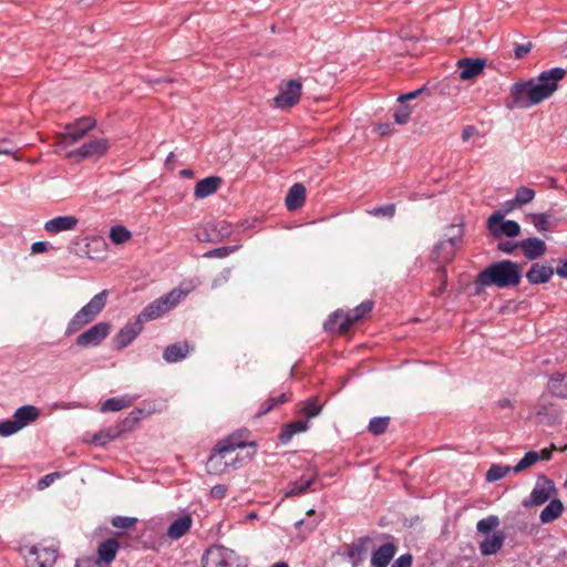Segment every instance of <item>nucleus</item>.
Wrapping results in <instances>:
<instances>
[{"mask_svg":"<svg viewBox=\"0 0 567 567\" xmlns=\"http://www.w3.org/2000/svg\"><path fill=\"white\" fill-rule=\"evenodd\" d=\"M566 75L564 68H553L543 71L537 79L519 81L512 85L506 102L509 110L528 109L550 97L558 87V81Z\"/></svg>","mask_w":567,"mask_h":567,"instance_id":"obj_1","label":"nucleus"},{"mask_svg":"<svg viewBox=\"0 0 567 567\" xmlns=\"http://www.w3.org/2000/svg\"><path fill=\"white\" fill-rule=\"evenodd\" d=\"M522 265L509 259L489 264L480 271L474 280L475 295H481L487 287L499 289L516 287L522 281Z\"/></svg>","mask_w":567,"mask_h":567,"instance_id":"obj_2","label":"nucleus"},{"mask_svg":"<svg viewBox=\"0 0 567 567\" xmlns=\"http://www.w3.org/2000/svg\"><path fill=\"white\" fill-rule=\"evenodd\" d=\"M248 432L246 430L238 431L221 440L213 449L210 456L206 463V471L212 475H221L228 471L229 467H236L238 457L235 454L237 449L246 446H256V443L247 444L245 436Z\"/></svg>","mask_w":567,"mask_h":567,"instance_id":"obj_3","label":"nucleus"},{"mask_svg":"<svg viewBox=\"0 0 567 567\" xmlns=\"http://www.w3.org/2000/svg\"><path fill=\"white\" fill-rule=\"evenodd\" d=\"M109 291L102 290L84 305L69 321L65 336H71L81 330L84 326L94 321L106 306Z\"/></svg>","mask_w":567,"mask_h":567,"instance_id":"obj_4","label":"nucleus"},{"mask_svg":"<svg viewBox=\"0 0 567 567\" xmlns=\"http://www.w3.org/2000/svg\"><path fill=\"white\" fill-rule=\"evenodd\" d=\"M202 567H246V564L233 549L223 545H212L202 557Z\"/></svg>","mask_w":567,"mask_h":567,"instance_id":"obj_5","label":"nucleus"},{"mask_svg":"<svg viewBox=\"0 0 567 567\" xmlns=\"http://www.w3.org/2000/svg\"><path fill=\"white\" fill-rule=\"evenodd\" d=\"M58 546H23L19 553L23 556L27 567H53L58 559Z\"/></svg>","mask_w":567,"mask_h":567,"instance_id":"obj_6","label":"nucleus"},{"mask_svg":"<svg viewBox=\"0 0 567 567\" xmlns=\"http://www.w3.org/2000/svg\"><path fill=\"white\" fill-rule=\"evenodd\" d=\"M181 295L182 293L179 291L172 290L167 295L155 299L141 311L137 319L143 323V321H151L161 318L179 302Z\"/></svg>","mask_w":567,"mask_h":567,"instance_id":"obj_7","label":"nucleus"},{"mask_svg":"<svg viewBox=\"0 0 567 567\" xmlns=\"http://www.w3.org/2000/svg\"><path fill=\"white\" fill-rule=\"evenodd\" d=\"M231 233V224L227 220H213L197 228L195 237L198 241L217 244L228 238Z\"/></svg>","mask_w":567,"mask_h":567,"instance_id":"obj_8","label":"nucleus"},{"mask_svg":"<svg viewBox=\"0 0 567 567\" xmlns=\"http://www.w3.org/2000/svg\"><path fill=\"white\" fill-rule=\"evenodd\" d=\"M556 493L557 489L554 482L545 475H539L529 497L524 498L522 505L525 508L540 506Z\"/></svg>","mask_w":567,"mask_h":567,"instance_id":"obj_9","label":"nucleus"},{"mask_svg":"<svg viewBox=\"0 0 567 567\" xmlns=\"http://www.w3.org/2000/svg\"><path fill=\"white\" fill-rule=\"evenodd\" d=\"M486 227L493 238L503 236L514 238L520 234V226L515 220L504 219L503 214H492L486 221Z\"/></svg>","mask_w":567,"mask_h":567,"instance_id":"obj_10","label":"nucleus"},{"mask_svg":"<svg viewBox=\"0 0 567 567\" xmlns=\"http://www.w3.org/2000/svg\"><path fill=\"white\" fill-rule=\"evenodd\" d=\"M110 143L107 138H96L82 144L79 148L68 153V157L76 161L93 159L97 161L106 154Z\"/></svg>","mask_w":567,"mask_h":567,"instance_id":"obj_11","label":"nucleus"},{"mask_svg":"<svg viewBox=\"0 0 567 567\" xmlns=\"http://www.w3.org/2000/svg\"><path fill=\"white\" fill-rule=\"evenodd\" d=\"M302 85L299 80H289L282 82L279 87V93L274 97L276 107L290 109L295 106L301 96Z\"/></svg>","mask_w":567,"mask_h":567,"instance_id":"obj_12","label":"nucleus"},{"mask_svg":"<svg viewBox=\"0 0 567 567\" xmlns=\"http://www.w3.org/2000/svg\"><path fill=\"white\" fill-rule=\"evenodd\" d=\"M463 234L461 229H457V234L449 237L447 239L440 240L432 252V258L439 264L450 262L462 240Z\"/></svg>","mask_w":567,"mask_h":567,"instance_id":"obj_13","label":"nucleus"},{"mask_svg":"<svg viewBox=\"0 0 567 567\" xmlns=\"http://www.w3.org/2000/svg\"><path fill=\"white\" fill-rule=\"evenodd\" d=\"M111 324L109 322H99L82 332L75 339V344L80 348L97 347L109 336Z\"/></svg>","mask_w":567,"mask_h":567,"instance_id":"obj_14","label":"nucleus"},{"mask_svg":"<svg viewBox=\"0 0 567 567\" xmlns=\"http://www.w3.org/2000/svg\"><path fill=\"white\" fill-rule=\"evenodd\" d=\"M96 122L93 117L83 116L75 120L73 123L65 125L63 140L66 144H74L85 136V134L95 127Z\"/></svg>","mask_w":567,"mask_h":567,"instance_id":"obj_15","label":"nucleus"},{"mask_svg":"<svg viewBox=\"0 0 567 567\" xmlns=\"http://www.w3.org/2000/svg\"><path fill=\"white\" fill-rule=\"evenodd\" d=\"M371 544V537L362 536L347 546L346 557L351 564V567H359L365 560Z\"/></svg>","mask_w":567,"mask_h":567,"instance_id":"obj_16","label":"nucleus"},{"mask_svg":"<svg viewBox=\"0 0 567 567\" xmlns=\"http://www.w3.org/2000/svg\"><path fill=\"white\" fill-rule=\"evenodd\" d=\"M373 309V302L365 300L357 306L351 312H343L341 310L334 311L332 319H342V330H349L352 324L367 317Z\"/></svg>","mask_w":567,"mask_h":567,"instance_id":"obj_17","label":"nucleus"},{"mask_svg":"<svg viewBox=\"0 0 567 567\" xmlns=\"http://www.w3.org/2000/svg\"><path fill=\"white\" fill-rule=\"evenodd\" d=\"M143 331V323L141 320L135 318L133 322L126 323L114 338V348L116 350H123L128 347L136 337Z\"/></svg>","mask_w":567,"mask_h":567,"instance_id":"obj_18","label":"nucleus"},{"mask_svg":"<svg viewBox=\"0 0 567 567\" xmlns=\"http://www.w3.org/2000/svg\"><path fill=\"white\" fill-rule=\"evenodd\" d=\"M519 249L527 260L534 261L546 254L547 246L540 238L528 237L519 240Z\"/></svg>","mask_w":567,"mask_h":567,"instance_id":"obj_19","label":"nucleus"},{"mask_svg":"<svg viewBox=\"0 0 567 567\" xmlns=\"http://www.w3.org/2000/svg\"><path fill=\"white\" fill-rule=\"evenodd\" d=\"M79 219L72 215L58 216L44 223L43 229L50 235L75 229Z\"/></svg>","mask_w":567,"mask_h":567,"instance_id":"obj_20","label":"nucleus"},{"mask_svg":"<svg viewBox=\"0 0 567 567\" xmlns=\"http://www.w3.org/2000/svg\"><path fill=\"white\" fill-rule=\"evenodd\" d=\"M553 275V267L540 262H534L525 277L530 285H542L547 284L551 279Z\"/></svg>","mask_w":567,"mask_h":567,"instance_id":"obj_21","label":"nucleus"},{"mask_svg":"<svg viewBox=\"0 0 567 567\" xmlns=\"http://www.w3.org/2000/svg\"><path fill=\"white\" fill-rule=\"evenodd\" d=\"M457 66L460 69V79L472 80L483 72L485 60L464 58L458 60Z\"/></svg>","mask_w":567,"mask_h":567,"instance_id":"obj_22","label":"nucleus"},{"mask_svg":"<svg viewBox=\"0 0 567 567\" xmlns=\"http://www.w3.org/2000/svg\"><path fill=\"white\" fill-rule=\"evenodd\" d=\"M396 550V546L391 542L382 544L372 553L371 567H388Z\"/></svg>","mask_w":567,"mask_h":567,"instance_id":"obj_23","label":"nucleus"},{"mask_svg":"<svg viewBox=\"0 0 567 567\" xmlns=\"http://www.w3.org/2000/svg\"><path fill=\"white\" fill-rule=\"evenodd\" d=\"M223 179L219 176H208L195 185L194 196L197 199H204L213 194H215L218 188L221 186Z\"/></svg>","mask_w":567,"mask_h":567,"instance_id":"obj_24","label":"nucleus"},{"mask_svg":"<svg viewBox=\"0 0 567 567\" xmlns=\"http://www.w3.org/2000/svg\"><path fill=\"white\" fill-rule=\"evenodd\" d=\"M305 200L306 187L300 183H296L289 188L285 198V204L289 212H295L303 205Z\"/></svg>","mask_w":567,"mask_h":567,"instance_id":"obj_25","label":"nucleus"},{"mask_svg":"<svg viewBox=\"0 0 567 567\" xmlns=\"http://www.w3.org/2000/svg\"><path fill=\"white\" fill-rule=\"evenodd\" d=\"M505 535L502 532L487 535L480 543V551L483 556H491L498 553L504 546Z\"/></svg>","mask_w":567,"mask_h":567,"instance_id":"obj_26","label":"nucleus"},{"mask_svg":"<svg viewBox=\"0 0 567 567\" xmlns=\"http://www.w3.org/2000/svg\"><path fill=\"white\" fill-rule=\"evenodd\" d=\"M120 544L115 538H107L100 543L97 547L99 563L110 565L116 557Z\"/></svg>","mask_w":567,"mask_h":567,"instance_id":"obj_27","label":"nucleus"},{"mask_svg":"<svg viewBox=\"0 0 567 567\" xmlns=\"http://www.w3.org/2000/svg\"><path fill=\"white\" fill-rule=\"evenodd\" d=\"M189 353V346L187 342H177L167 346L163 351V359L167 363H176L184 360Z\"/></svg>","mask_w":567,"mask_h":567,"instance_id":"obj_28","label":"nucleus"},{"mask_svg":"<svg viewBox=\"0 0 567 567\" xmlns=\"http://www.w3.org/2000/svg\"><path fill=\"white\" fill-rule=\"evenodd\" d=\"M567 374L556 372L549 377L548 391L550 394L558 399H567V382H565Z\"/></svg>","mask_w":567,"mask_h":567,"instance_id":"obj_29","label":"nucleus"},{"mask_svg":"<svg viewBox=\"0 0 567 567\" xmlns=\"http://www.w3.org/2000/svg\"><path fill=\"white\" fill-rule=\"evenodd\" d=\"M192 517L189 515H184L177 517L167 528V536L171 539H179L183 537L192 527Z\"/></svg>","mask_w":567,"mask_h":567,"instance_id":"obj_30","label":"nucleus"},{"mask_svg":"<svg viewBox=\"0 0 567 567\" xmlns=\"http://www.w3.org/2000/svg\"><path fill=\"white\" fill-rule=\"evenodd\" d=\"M40 415V411L34 405H23L16 410L13 416L20 429H23L31 422L35 421Z\"/></svg>","mask_w":567,"mask_h":567,"instance_id":"obj_31","label":"nucleus"},{"mask_svg":"<svg viewBox=\"0 0 567 567\" xmlns=\"http://www.w3.org/2000/svg\"><path fill=\"white\" fill-rule=\"evenodd\" d=\"M307 429H308V421L298 420V421L291 422L281 429L278 439L282 444H287L291 441V439L295 434L305 432V431H307Z\"/></svg>","mask_w":567,"mask_h":567,"instance_id":"obj_32","label":"nucleus"},{"mask_svg":"<svg viewBox=\"0 0 567 567\" xmlns=\"http://www.w3.org/2000/svg\"><path fill=\"white\" fill-rule=\"evenodd\" d=\"M564 505L560 499L554 498L549 504L540 512L539 520L543 524H548L556 520L563 513Z\"/></svg>","mask_w":567,"mask_h":567,"instance_id":"obj_33","label":"nucleus"},{"mask_svg":"<svg viewBox=\"0 0 567 567\" xmlns=\"http://www.w3.org/2000/svg\"><path fill=\"white\" fill-rule=\"evenodd\" d=\"M291 395L287 393H281L278 395H270L265 402L261 403L258 412L256 413V417H261L272 411L277 405L284 404L290 400Z\"/></svg>","mask_w":567,"mask_h":567,"instance_id":"obj_34","label":"nucleus"},{"mask_svg":"<svg viewBox=\"0 0 567 567\" xmlns=\"http://www.w3.org/2000/svg\"><path fill=\"white\" fill-rule=\"evenodd\" d=\"M133 399L128 396L110 398L101 405V412H117L132 405Z\"/></svg>","mask_w":567,"mask_h":567,"instance_id":"obj_35","label":"nucleus"},{"mask_svg":"<svg viewBox=\"0 0 567 567\" xmlns=\"http://www.w3.org/2000/svg\"><path fill=\"white\" fill-rule=\"evenodd\" d=\"M390 424L389 416H375L372 417L369 422L368 430L370 433L374 435L383 434Z\"/></svg>","mask_w":567,"mask_h":567,"instance_id":"obj_36","label":"nucleus"},{"mask_svg":"<svg viewBox=\"0 0 567 567\" xmlns=\"http://www.w3.org/2000/svg\"><path fill=\"white\" fill-rule=\"evenodd\" d=\"M512 471H513L512 466L493 464L486 473V480L488 482H496V481L505 477Z\"/></svg>","mask_w":567,"mask_h":567,"instance_id":"obj_37","label":"nucleus"},{"mask_svg":"<svg viewBox=\"0 0 567 567\" xmlns=\"http://www.w3.org/2000/svg\"><path fill=\"white\" fill-rule=\"evenodd\" d=\"M131 236V231L122 225L113 226L110 230V239L116 245L126 243Z\"/></svg>","mask_w":567,"mask_h":567,"instance_id":"obj_38","label":"nucleus"},{"mask_svg":"<svg viewBox=\"0 0 567 567\" xmlns=\"http://www.w3.org/2000/svg\"><path fill=\"white\" fill-rule=\"evenodd\" d=\"M499 526V518L495 515H489L477 522L476 530L481 534H488Z\"/></svg>","mask_w":567,"mask_h":567,"instance_id":"obj_39","label":"nucleus"},{"mask_svg":"<svg viewBox=\"0 0 567 567\" xmlns=\"http://www.w3.org/2000/svg\"><path fill=\"white\" fill-rule=\"evenodd\" d=\"M241 246L240 245H234V246H221L214 249H210L206 252H204L203 257L205 258H225L229 256L230 254L237 251Z\"/></svg>","mask_w":567,"mask_h":567,"instance_id":"obj_40","label":"nucleus"},{"mask_svg":"<svg viewBox=\"0 0 567 567\" xmlns=\"http://www.w3.org/2000/svg\"><path fill=\"white\" fill-rule=\"evenodd\" d=\"M530 217L533 218V225L538 233L544 234L553 229L547 214H532Z\"/></svg>","mask_w":567,"mask_h":567,"instance_id":"obj_41","label":"nucleus"},{"mask_svg":"<svg viewBox=\"0 0 567 567\" xmlns=\"http://www.w3.org/2000/svg\"><path fill=\"white\" fill-rule=\"evenodd\" d=\"M539 460V454L535 451H528L523 458L513 467V472L518 473L527 467H530Z\"/></svg>","mask_w":567,"mask_h":567,"instance_id":"obj_42","label":"nucleus"},{"mask_svg":"<svg viewBox=\"0 0 567 567\" xmlns=\"http://www.w3.org/2000/svg\"><path fill=\"white\" fill-rule=\"evenodd\" d=\"M514 198L519 206L526 205L535 198V190L526 186H520L516 189Z\"/></svg>","mask_w":567,"mask_h":567,"instance_id":"obj_43","label":"nucleus"},{"mask_svg":"<svg viewBox=\"0 0 567 567\" xmlns=\"http://www.w3.org/2000/svg\"><path fill=\"white\" fill-rule=\"evenodd\" d=\"M321 410L322 404L319 403L317 396H311L305 402L302 412L307 417H315L320 414Z\"/></svg>","mask_w":567,"mask_h":567,"instance_id":"obj_44","label":"nucleus"},{"mask_svg":"<svg viewBox=\"0 0 567 567\" xmlns=\"http://www.w3.org/2000/svg\"><path fill=\"white\" fill-rule=\"evenodd\" d=\"M315 480L309 478L302 483H293L289 486L286 496H298L305 494L309 487L313 484Z\"/></svg>","mask_w":567,"mask_h":567,"instance_id":"obj_45","label":"nucleus"},{"mask_svg":"<svg viewBox=\"0 0 567 567\" xmlns=\"http://www.w3.org/2000/svg\"><path fill=\"white\" fill-rule=\"evenodd\" d=\"M412 114V109L404 103L401 104L393 114L395 123L404 125L409 122Z\"/></svg>","mask_w":567,"mask_h":567,"instance_id":"obj_46","label":"nucleus"},{"mask_svg":"<svg viewBox=\"0 0 567 567\" xmlns=\"http://www.w3.org/2000/svg\"><path fill=\"white\" fill-rule=\"evenodd\" d=\"M20 430L14 416L0 422V436H10Z\"/></svg>","mask_w":567,"mask_h":567,"instance_id":"obj_47","label":"nucleus"},{"mask_svg":"<svg viewBox=\"0 0 567 567\" xmlns=\"http://www.w3.org/2000/svg\"><path fill=\"white\" fill-rule=\"evenodd\" d=\"M395 204H386L379 207H374L369 213L375 217L392 218L395 215Z\"/></svg>","mask_w":567,"mask_h":567,"instance_id":"obj_48","label":"nucleus"},{"mask_svg":"<svg viewBox=\"0 0 567 567\" xmlns=\"http://www.w3.org/2000/svg\"><path fill=\"white\" fill-rule=\"evenodd\" d=\"M120 432L121 430L118 432H113L111 429L101 431L94 435L93 442L99 445H105L106 443L116 439Z\"/></svg>","mask_w":567,"mask_h":567,"instance_id":"obj_49","label":"nucleus"},{"mask_svg":"<svg viewBox=\"0 0 567 567\" xmlns=\"http://www.w3.org/2000/svg\"><path fill=\"white\" fill-rule=\"evenodd\" d=\"M144 416V410L142 409H134L128 416L123 422V427L121 431L128 430L132 425L140 422Z\"/></svg>","mask_w":567,"mask_h":567,"instance_id":"obj_50","label":"nucleus"},{"mask_svg":"<svg viewBox=\"0 0 567 567\" xmlns=\"http://www.w3.org/2000/svg\"><path fill=\"white\" fill-rule=\"evenodd\" d=\"M137 518L127 516H115L112 518L111 524L115 528H132Z\"/></svg>","mask_w":567,"mask_h":567,"instance_id":"obj_51","label":"nucleus"},{"mask_svg":"<svg viewBox=\"0 0 567 567\" xmlns=\"http://www.w3.org/2000/svg\"><path fill=\"white\" fill-rule=\"evenodd\" d=\"M557 213L558 212H556L554 208H550L547 212L543 213V214H547L549 216V223H550L551 228H555L557 225L567 221V215L558 216Z\"/></svg>","mask_w":567,"mask_h":567,"instance_id":"obj_52","label":"nucleus"},{"mask_svg":"<svg viewBox=\"0 0 567 567\" xmlns=\"http://www.w3.org/2000/svg\"><path fill=\"white\" fill-rule=\"evenodd\" d=\"M333 316H334V312L329 316L328 320L324 322V329L326 330H334V329H337L340 333H346L348 330H342L341 329L342 319L338 318V319L333 320L332 319Z\"/></svg>","mask_w":567,"mask_h":567,"instance_id":"obj_53","label":"nucleus"},{"mask_svg":"<svg viewBox=\"0 0 567 567\" xmlns=\"http://www.w3.org/2000/svg\"><path fill=\"white\" fill-rule=\"evenodd\" d=\"M519 248V241L505 240L497 244V249L504 254H512Z\"/></svg>","mask_w":567,"mask_h":567,"instance_id":"obj_54","label":"nucleus"},{"mask_svg":"<svg viewBox=\"0 0 567 567\" xmlns=\"http://www.w3.org/2000/svg\"><path fill=\"white\" fill-rule=\"evenodd\" d=\"M518 207L520 206L517 204V202H515V198L513 197L512 199L504 202L502 208L499 210L494 212L493 214H503V217H505V215L509 214L511 212Z\"/></svg>","mask_w":567,"mask_h":567,"instance_id":"obj_55","label":"nucleus"},{"mask_svg":"<svg viewBox=\"0 0 567 567\" xmlns=\"http://www.w3.org/2000/svg\"><path fill=\"white\" fill-rule=\"evenodd\" d=\"M58 477H60V473L58 472H54V473H50V474H47L44 475L39 482H38V487L39 489H43V488H47L49 487Z\"/></svg>","mask_w":567,"mask_h":567,"instance_id":"obj_56","label":"nucleus"},{"mask_svg":"<svg viewBox=\"0 0 567 567\" xmlns=\"http://www.w3.org/2000/svg\"><path fill=\"white\" fill-rule=\"evenodd\" d=\"M413 561V557L411 554L406 553L396 558L391 567H411Z\"/></svg>","mask_w":567,"mask_h":567,"instance_id":"obj_57","label":"nucleus"},{"mask_svg":"<svg viewBox=\"0 0 567 567\" xmlns=\"http://www.w3.org/2000/svg\"><path fill=\"white\" fill-rule=\"evenodd\" d=\"M532 43H524V44H516L514 49V56L515 59L519 60L523 59L527 53L532 50Z\"/></svg>","mask_w":567,"mask_h":567,"instance_id":"obj_58","label":"nucleus"},{"mask_svg":"<svg viewBox=\"0 0 567 567\" xmlns=\"http://www.w3.org/2000/svg\"><path fill=\"white\" fill-rule=\"evenodd\" d=\"M426 90V86H422L417 90H414L412 92H409V93H404V94H401L399 97H398V102H400L401 104L408 102V101H411L415 97H417L421 93H423L424 91Z\"/></svg>","mask_w":567,"mask_h":567,"instance_id":"obj_59","label":"nucleus"},{"mask_svg":"<svg viewBox=\"0 0 567 567\" xmlns=\"http://www.w3.org/2000/svg\"><path fill=\"white\" fill-rule=\"evenodd\" d=\"M75 567H101L97 559L93 557H83L76 560Z\"/></svg>","mask_w":567,"mask_h":567,"instance_id":"obj_60","label":"nucleus"},{"mask_svg":"<svg viewBox=\"0 0 567 567\" xmlns=\"http://www.w3.org/2000/svg\"><path fill=\"white\" fill-rule=\"evenodd\" d=\"M554 274L563 279H567V259H559L557 267L554 269Z\"/></svg>","mask_w":567,"mask_h":567,"instance_id":"obj_61","label":"nucleus"},{"mask_svg":"<svg viewBox=\"0 0 567 567\" xmlns=\"http://www.w3.org/2000/svg\"><path fill=\"white\" fill-rule=\"evenodd\" d=\"M477 128L474 125H466L462 130V140L467 142L472 136L477 134Z\"/></svg>","mask_w":567,"mask_h":567,"instance_id":"obj_62","label":"nucleus"},{"mask_svg":"<svg viewBox=\"0 0 567 567\" xmlns=\"http://www.w3.org/2000/svg\"><path fill=\"white\" fill-rule=\"evenodd\" d=\"M48 248H49L48 241H35L31 246V251H32V254H41V252L47 251Z\"/></svg>","mask_w":567,"mask_h":567,"instance_id":"obj_63","label":"nucleus"},{"mask_svg":"<svg viewBox=\"0 0 567 567\" xmlns=\"http://www.w3.org/2000/svg\"><path fill=\"white\" fill-rule=\"evenodd\" d=\"M377 131L382 136L390 135L393 133V126L391 123H381L377 126Z\"/></svg>","mask_w":567,"mask_h":567,"instance_id":"obj_64","label":"nucleus"}]
</instances>
